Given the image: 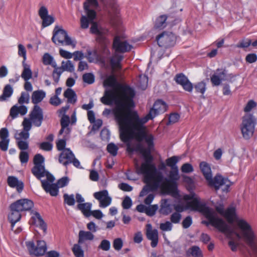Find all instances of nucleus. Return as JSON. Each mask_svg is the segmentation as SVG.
<instances>
[{
    "label": "nucleus",
    "instance_id": "nucleus-8",
    "mask_svg": "<svg viewBox=\"0 0 257 257\" xmlns=\"http://www.w3.org/2000/svg\"><path fill=\"white\" fill-rule=\"evenodd\" d=\"M256 124V119L253 114L246 113L243 116L240 130L244 139L248 140L252 136Z\"/></svg>",
    "mask_w": 257,
    "mask_h": 257
},
{
    "label": "nucleus",
    "instance_id": "nucleus-58",
    "mask_svg": "<svg viewBox=\"0 0 257 257\" xmlns=\"http://www.w3.org/2000/svg\"><path fill=\"white\" fill-rule=\"evenodd\" d=\"M257 105L256 103L253 100H249L245 106L244 108V111L248 112L250 111L252 109L256 107Z\"/></svg>",
    "mask_w": 257,
    "mask_h": 257
},
{
    "label": "nucleus",
    "instance_id": "nucleus-6",
    "mask_svg": "<svg viewBox=\"0 0 257 257\" xmlns=\"http://www.w3.org/2000/svg\"><path fill=\"white\" fill-rule=\"evenodd\" d=\"M144 182L146 185L144 186L140 193V196L143 197L151 191L157 190L158 188L162 189V183L164 180V176L162 173H159L158 175H152L151 179H146V175H143Z\"/></svg>",
    "mask_w": 257,
    "mask_h": 257
},
{
    "label": "nucleus",
    "instance_id": "nucleus-24",
    "mask_svg": "<svg viewBox=\"0 0 257 257\" xmlns=\"http://www.w3.org/2000/svg\"><path fill=\"white\" fill-rule=\"evenodd\" d=\"M41 182L43 188L47 193H49L52 196H56L58 195L59 187L56 184H50L44 180H41Z\"/></svg>",
    "mask_w": 257,
    "mask_h": 257
},
{
    "label": "nucleus",
    "instance_id": "nucleus-9",
    "mask_svg": "<svg viewBox=\"0 0 257 257\" xmlns=\"http://www.w3.org/2000/svg\"><path fill=\"white\" fill-rule=\"evenodd\" d=\"M179 179L178 169H171L169 179L164 178L161 184L162 189L168 193L176 194L177 192V181Z\"/></svg>",
    "mask_w": 257,
    "mask_h": 257
},
{
    "label": "nucleus",
    "instance_id": "nucleus-46",
    "mask_svg": "<svg viewBox=\"0 0 257 257\" xmlns=\"http://www.w3.org/2000/svg\"><path fill=\"white\" fill-rule=\"evenodd\" d=\"M179 161L177 156H173L167 159L166 161V164L168 166L170 167L171 169L178 168L176 164Z\"/></svg>",
    "mask_w": 257,
    "mask_h": 257
},
{
    "label": "nucleus",
    "instance_id": "nucleus-51",
    "mask_svg": "<svg viewBox=\"0 0 257 257\" xmlns=\"http://www.w3.org/2000/svg\"><path fill=\"white\" fill-rule=\"evenodd\" d=\"M118 150V147L113 143H110L107 146V151L112 156H116Z\"/></svg>",
    "mask_w": 257,
    "mask_h": 257
},
{
    "label": "nucleus",
    "instance_id": "nucleus-50",
    "mask_svg": "<svg viewBox=\"0 0 257 257\" xmlns=\"http://www.w3.org/2000/svg\"><path fill=\"white\" fill-rule=\"evenodd\" d=\"M42 20V26L43 28H45L50 26L54 22V18L53 17L48 15L46 17L41 19Z\"/></svg>",
    "mask_w": 257,
    "mask_h": 257
},
{
    "label": "nucleus",
    "instance_id": "nucleus-42",
    "mask_svg": "<svg viewBox=\"0 0 257 257\" xmlns=\"http://www.w3.org/2000/svg\"><path fill=\"white\" fill-rule=\"evenodd\" d=\"M43 63L45 65H51L55 69L57 68V64L54 61L53 57L49 53H45L43 56Z\"/></svg>",
    "mask_w": 257,
    "mask_h": 257
},
{
    "label": "nucleus",
    "instance_id": "nucleus-41",
    "mask_svg": "<svg viewBox=\"0 0 257 257\" xmlns=\"http://www.w3.org/2000/svg\"><path fill=\"white\" fill-rule=\"evenodd\" d=\"M64 96L67 98L68 103H75L77 100L75 92L71 88H67L64 93Z\"/></svg>",
    "mask_w": 257,
    "mask_h": 257
},
{
    "label": "nucleus",
    "instance_id": "nucleus-39",
    "mask_svg": "<svg viewBox=\"0 0 257 257\" xmlns=\"http://www.w3.org/2000/svg\"><path fill=\"white\" fill-rule=\"evenodd\" d=\"M168 16L166 15H161L157 18L155 21V28L156 29H162L166 27L167 26L166 20Z\"/></svg>",
    "mask_w": 257,
    "mask_h": 257
},
{
    "label": "nucleus",
    "instance_id": "nucleus-61",
    "mask_svg": "<svg viewBox=\"0 0 257 257\" xmlns=\"http://www.w3.org/2000/svg\"><path fill=\"white\" fill-rule=\"evenodd\" d=\"M132 205V201L130 197L126 196L122 202V206L124 209H128Z\"/></svg>",
    "mask_w": 257,
    "mask_h": 257
},
{
    "label": "nucleus",
    "instance_id": "nucleus-1",
    "mask_svg": "<svg viewBox=\"0 0 257 257\" xmlns=\"http://www.w3.org/2000/svg\"><path fill=\"white\" fill-rule=\"evenodd\" d=\"M135 95L134 90L127 85L121 86L119 92L117 94H115L112 90H106L104 92V96L114 101L115 107L113 112L115 119L125 132L129 122L127 115L132 113L130 109L135 105L133 101Z\"/></svg>",
    "mask_w": 257,
    "mask_h": 257
},
{
    "label": "nucleus",
    "instance_id": "nucleus-34",
    "mask_svg": "<svg viewBox=\"0 0 257 257\" xmlns=\"http://www.w3.org/2000/svg\"><path fill=\"white\" fill-rule=\"evenodd\" d=\"M94 235L90 231L80 230L78 234V243L82 244L85 240H92Z\"/></svg>",
    "mask_w": 257,
    "mask_h": 257
},
{
    "label": "nucleus",
    "instance_id": "nucleus-37",
    "mask_svg": "<svg viewBox=\"0 0 257 257\" xmlns=\"http://www.w3.org/2000/svg\"><path fill=\"white\" fill-rule=\"evenodd\" d=\"M200 168L206 180L210 179L212 174L209 165L205 162H202L200 164Z\"/></svg>",
    "mask_w": 257,
    "mask_h": 257
},
{
    "label": "nucleus",
    "instance_id": "nucleus-21",
    "mask_svg": "<svg viewBox=\"0 0 257 257\" xmlns=\"http://www.w3.org/2000/svg\"><path fill=\"white\" fill-rule=\"evenodd\" d=\"M174 80L178 84L181 85L184 90L186 91L189 92L192 91L193 88L192 83L183 73H179L176 75Z\"/></svg>",
    "mask_w": 257,
    "mask_h": 257
},
{
    "label": "nucleus",
    "instance_id": "nucleus-36",
    "mask_svg": "<svg viewBox=\"0 0 257 257\" xmlns=\"http://www.w3.org/2000/svg\"><path fill=\"white\" fill-rule=\"evenodd\" d=\"M13 93V88L10 84H7L4 88L3 94L0 96V101L8 100Z\"/></svg>",
    "mask_w": 257,
    "mask_h": 257
},
{
    "label": "nucleus",
    "instance_id": "nucleus-12",
    "mask_svg": "<svg viewBox=\"0 0 257 257\" xmlns=\"http://www.w3.org/2000/svg\"><path fill=\"white\" fill-rule=\"evenodd\" d=\"M52 40L55 44H56V41L57 40L58 43L63 44L65 42L67 45L75 46V43L73 44L71 39L68 36L66 31L59 28L58 26H55L54 29Z\"/></svg>",
    "mask_w": 257,
    "mask_h": 257
},
{
    "label": "nucleus",
    "instance_id": "nucleus-22",
    "mask_svg": "<svg viewBox=\"0 0 257 257\" xmlns=\"http://www.w3.org/2000/svg\"><path fill=\"white\" fill-rule=\"evenodd\" d=\"M13 208H17L21 212L31 210L33 206V202L28 199H21L13 203Z\"/></svg>",
    "mask_w": 257,
    "mask_h": 257
},
{
    "label": "nucleus",
    "instance_id": "nucleus-16",
    "mask_svg": "<svg viewBox=\"0 0 257 257\" xmlns=\"http://www.w3.org/2000/svg\"><path fill=\"white\" fill-rule=\"evenodd\" d=\"M26 246L30 254L36 256L44 255L47 250L46 243L44 240H38L36 246L33 241L27 242Z\"/></svg>",
    "mask_w": 257,
    "mask_h": 257
},
{
    "label": "nucleus",
    "instance_id": "nucleus-30",
    "mask_svg": "<svg viewBox=\"0 0 257 257\" xmlns=\"http://www.w3.org/2000/svg\"><path fill=\"white\" fill-rule=\"evenodd\" d=\"M46 171L44 165H34L31 170L32 174L38 180L45 176Z\"/></svg>",
    "mask_w": 257,
    "mask_h": 257
},
{
    "label": "nucleus",
    "instance_id": "nucleus-5",
    "mask_svg": "<svg viewBox=\"0 0 257 257\" xmlns=\"http://www.w3.org/2000/svg\"><path fill=\"white\" fill-rule=\"evenodd\" d=\"M194 194L188 195L186 199L192 200L188 203V206L192 210L198 211L202 213L208 220L209 223L214 226L220 231L226 232L228 234L229 232L227 224L222 219L217 217L215 212L212 209L206 206L205 204L201 203L197 198H194Z\"/></svg>",
    "mask_w": 257,
    "mask_h": 257
},
{
    "label": "nucleus",
    "instance_id": "nucleus-43",
    "mask_svg": "<svg viewBox=\"0 0 257 257\" xmlns=\"http://www.w3.org/2000/svg\"><path fill=\"white\" fill-rule=\"evenodd\" d=\"M193 88L196 93H200L203 95L206 90V84L204 81L199 82L194 84Z\"/></svg>",
    "mask_w": 257,
    "mask_h": 257
},
{
    "label": "nucleus",
    "instance_id": "nucleus-4",
    "mask_svg": "<svg viewBox=\"0 0 257 257\" xmlns=\"http://www.w3.org/2000/svg\"><path fill=\"white\" fill-rule=\"evenodd\" d=\"M167 110L166 103L162 100H157L150 110L149 112L145 116L140 118L136 111L132 112L127 116L129 119L128 124L132 128L140 131L141 135H144V131H147V126L145 125L150 119H153L156 115L163 113Z\"/></svg>",
    "mask_w": 257,
    "mask_h": 257
},
{
    "label": "nucleus",
    "instance_id": "nucleus-54",
    "mask_svg": "<svg viewBox=\"0 0 257 257\" xmlns=\"http://www.w3.org/2000/svg\"><path fill=\"white\" fill-rule=\"evenodd\" d=\"M158 209V206L157 204L149 205L146 208V213L149 216H153L155 214Z\"/></svg>",
    "mask_w": 257,
    "mask_h": 257
},
{
    "label": "nucleus",
    "instance_id": "nucleus-49",
    "mask_svg": "<svg viewBox=\"0 0 257 257\" xmlns=\"http://www.w3.org/2000/svg\"><path fill=\"white\" fill-rule=\"evenodd\" d=\"M63 198L64 203H66L68 205L73 206L75 204V200L73 194L68 195V194H64Z\"/></svg>",
    "mask_w": 257,
    "mask_h": 257
},
{
    "label": "nucleus",
    "instance_id": "nucleus-15",
    "mask_svg": "<svg viewBox=\"0 0 257 257\" xmlns=\"http://www.w3.org/2000/svg\"><path fill=\"white\" fill-rule=\"evenodd\" d=\"M233 76L228 74L225 69H217L214 74L210 77L213 86H219L222 81H230Z\"/></svg>",
    "mask_w": 257,
    "mask_h": 257
},
{
    "label": "nucleus",
    "instance_id": "nucleus-55",
    "mask_svg": "<svg viewBox=\"0 0 257 257\" xmlns=\"http://www.w3.org/2000/svg\"><path fill=\"white\" fill-rule=\"evenodd\" d=\"M30 96L28 93L22 92L21 94L20 97L19 98L18 102L20 104L24 103H28L29 102Z\"/></svg>",
    "mask_w": 257,
    "mask_h": 257
},
{
    "label": "nucleus",
    "instance_id": "nucleus-17",
    "mask_svg": "<svg viewBox=\"0 0 257 257\" xmlns=\"http://www.w3.org/2000/svg\"><path fill=\"white\" fill-rule=\"evenodd\" d=\"M64 71L70 72H72L74 71V66L71 61H62L61 66L60 67H57L53 70L52 77L56 84L58 83L60 76Z\"/></svg>",
    "mask_w": 257,
    "mask_h": 257
},
{
    "label": "nucleus",
    "instance_id": "nucleus-13",
    "mask_svg": "<svg viewBox=\"0 0 257 257\" xmlns=\"http://www.w3.org/2000/svg\"><path fill=\"white\" fill-rule=\"evenodd\" d=\"M59 161L65 166H67L70 163H72L77 168H79L80 165L79 161L75 157L74 154L69 149H66L61 152L59 156Z\"/></svg>",
    "mask_w": 257,
    "mask_h": 257
},
{
    "label": "nucleus",
    "instance_id": "nucleus-60",
    "mask_svg": "<svg viewBox=\"0 0 257 257\" xmlns=\"http://www.w3.org/2000/svg\"><path fill=\"white\" fill-rule=\"evenodd\" d=\"M173 225L169 221L165 223H162L160 224V228L161 230L164 231H171L172 229Z\"/></svg>",
    "mask_w": 257,
    "mask_h": 257
},
{
    "label": "nucleus",
    "instance_id": "nucleus-59",
    "mask_svg": "<svg viewBox=\"0 0 257 257\" xmlns=\"http://www.w3.org/2000/svg\"><path fill=\"white\" fill-rule=\"evenodd\" d=\"M123 246V241L120 238H117L113 240V247L117 251L120 250Z\"/></svg>",
    "mask_w": 257,
    "mask_h": 257
},
{
    "label": "nucleus",
    "instance_id": "nucleus-45",
    "mask_svg": "<svg viewBox=\"0 0 257 257\" xmlns=\"http://www.w3.org/2000/svg\"><path fill=\"white\" fill-rule=\"evenodd\" d=\"M251 43V40L249 39L244 38L240 40L238 43L235 45V47L238 48L245 49L248 48Z\"/></svg>",
    "mask_w": 257,
    "mask_h": 257
},
{
    "label": "nucleus",
    "instance_id": "nucleus-47",
    "mask_svg": "<svg viewBox=\"0 0 257 257\" xmlns=\"http://www.w3.org/2000/svg\"><path fill=\"white\" fill-rule=\"evenodd\" d=\"M83 8L89 20L92 21L96 17L95 12L93 10L90 9L88 5H87L86 3L83 4Z\"/></svg>",
    "mask_w": 257,
    "mask_h": 257
},
{
    "label": "nucleus",
    "instance_id": "nucleus-52",
    "mask_svg": "<svg viewBox=\"0 0 257 257\" xmlns=\"http://www.w3.org/2000/svg\"><path fill=\"white\" fill-rule=\"evenodd\" d=\"M83 81L89 84H91L94 82V76L90 73H85L82 76Z\"/></svg>",
    "mask_w": 257,
    "mask_h": 257
},
{
    "label": "nucleus",
    "instance_id": "nucleus-14",
    "mask_svg": "<svg viewBox=\"0 0 257 257\" xmlns=\"http://www.w3.org/2000/svg\"><path fill=\"white\" fill-rule=\"evenodd\" d=\"M156 40L160 47L168 48L175 44L176 37L172 32H164L157 37Z\"/></svg>",
    "mask_w": 257,
    "mask_h": 257
},
{
    "label": "nucleus",
    "instance_id": "nucleus-10",
    "mask_svg": "<svg viewBox=\"0 0 257 257\" xmlns=\"http://www.w3.org/2000/svg\"><path fill=\"white\" fill-rule=\"evenodd\" d=\"M118 125L120 131V138L123 142L126 143V151L130 153H133L135 151V149L131 146L130 141L134 138L136 139V134L138 131L132 128L128 123L127 125V129L125 132L124 130L121 128L120 124Z\"/></svg>",
    "mask_w": 257,
    "mask_h": 257
},
{
    "label": "nucleus",
    "instance_id": "nucleus-29",
    "mask_svg": "<svg viewBox=\"0 0 257 257\" xmlns=\"http://www.w3.org/2000/svg\"><path fill=\"white\" fill-rule=\"evenodd\" d=\"M31 221L32 223L39 226L43 230L44 233L46 232L47 229L46 224L39 213L35 212L34 215L32 217Z\"/></svg>",
    "mask_w": 257,
    "mask_h": 257
},
{
    "label": "nucleus",
    "instance_id": "nucleus-26",
    "mask_svg": "<svg viewBox=\"0 0 257 257\" xmlns=\"http://www.w3.org/2000/svg\"><path fill=\"white\" fill-rule=\"evenodd\" d=\"M8 184L9 186L12 188H16L17 191L20 193L24 189V183L22 181L19 180L14 176H9L8 178Z\"/></svg>",
    "mask_w": 257,
    "mask_h": 257
},
{
    "label": "nucleus",
    "instance_id": "nucleus-2",
    "mask_svg": "<svg viewBox=\"0 0 257 257\" xmlns=\"http://www.w3.org/2000/svg\"><path fill=\"white\" fill-rule=\"evenodd\" d=\"M230 229L229 234L225 232L221 231L225 234L227 238L230 239L228 242V245L232 251L237 250L239 245L238 243L235 242L232 235H235L238 239H242L245 243L250 247L254 255L257 256V242L255 241V236L251 229L250 225L244 220H239L237 221V226L241 229V232L238 233L227 224Z\"/></svg>",
    "mask_w": 257,
    "mask_h": 257
},
{
    "label": "nucleus",
    "instance_id": "nucleus-53",
    "mask_svg": "<svg viewBox=\"0 0 257 257\" xmlns=\"http://www.w3.org/2000/svg\"><path fill=\"white\" fill-rule=\"evenodd\" d=\"M148 79L145 75H140L139 80V85L143 90L146 89L148 85Z\"/></svg>",
    "mask_w": 257,
    "mask_h": 257
},
{
    "label": "nucleus",
    "instance_id": "nucleus-31",
    "mask_svg": "<svg viewBox=\"0 0 257 257\" xmlns=\"http://www.w3.org/2000/svg\"><path fill=\"white\" fill-rule=\"evenodd\" d=\"M123 57L118 54H115L111 58L110 63L112 68L116 70H120L121 69V61L123 59Z\"/></svg>",
    "mask_w": 257,
    "mask_h": 257
},
{
    "label": "nucleus",
    "instance_id": "nucleus-11",
    "mask_svg": "<svg viewBox=\"0 0 257 257\" xmlns=\"http://www.w3.org/2000/svg\"><path fill=\"white\" fill-rule=\"evenodd\" d=\"M207 181L209 185L214 188L216 191L221 188L223 192H226L229 191V188L232 184L230 180L220 174H217L214 178L211 176L210 179Z\"/></svg>",
    "mask_w": 257,
    "mask_h": 257
},
{
    "label": "nucleus",
    "instance_id": "nucleus-56",
    "mask_svg": "<svg viewBox=\"0 0 257 257\" xmlns=\"http://www.w3.org/2000/svg\"><path fill=\"white\" fill-rule=\"evenodd\" d=\"M98 248L104 251H108L110 248V242L106 239L102 240L98 246Z\"/></svg>",
    "mask_w": 257,
    "mask_h": 257
},
{
    "label": "nucleus",
    "instance_id": "nucleus-62",
    "mask_svg": "<svg viewBox=\"0 0 257 257\" xmlns=\"http://www.w3.org/2000/svg\"><path fill=\"white\" fill-rule=\"evenodd\" d=\"M69 179L67 177H63L60 179L56 183L59 188L64 187L68 185Z\"/></svg>",
    "mask_w": 257,
    "mask_h": 257
},
{
    "label": "nucleus",
    "instance_id": "nucleus-40",
    "mask_svg": "<svg viewBox=\"0 0 257 257\" xmlns=\"http://www.w3.org/2000/svg\"><path fill=\"white\" fill-rule=\"evenodd\" d=\"M23 70L21 74L22 78L25 81H28L32 77V72L29 65L23 62Z\"/></svg>",
    "mask_w": 257,
    "mask_h": 257
},
{
    "label": "nucleus",
    "instance_id": "nucleus-63",
    "mask_svg": "<svg viewBox=\"0 0 257 257\" xmlns=\"http://www.w3.org/2000/svg\"><path fill=\"white\" fill-rule=\"evenodd\" d=\"M181 215L178 212L173 213L170 217V220L173 223H178L181 219Z\"/></svg>",
    "mask_w": 257,
    "mask_h": 257
},
{
    "label": "nucleus",
    "instance_id": "nucleus-32",
    "mask_svg": "<svg viewBox=\"0 0 257 257\" xmlns=\"http://www.w3.org/2000/svg\"><path fill=\"white\" fill-rule=\"evenodd\" d=\"M172 211L171 205L169 203L167 199H164L161 200L159 212L164 215H168Z\"/></svg>",
    "mask_w": 257,
    "mask_h": 257
},
{
    "label": "nucleus",
    "instance_id": "nucleus-20",
    "mask_svg": "<svg viewBox=\"0 0 257 257\" xmlns=\"http://www.w3.org/2000/svg\"><path fill=\"white\" fill-rule=\"evenodd\" d=\"M113 48L116 52L123 53L129 52L132 49L133 46L126 41H120L119 36H116L113 40Z\"/></svg>",
    "mask_w": 257,
    "mask_h": 257
},
{
    "label": "nucleus",
    "instance_id": "nucleus-33",
    "mask_svg": "<svg viewBox=\"0 0 257 257\" xmlns=\"http://www.w3.org/2000/svg\"><path fill=\"white\" fill-rule=\"evenodd\" d=\"M46 93L42 90L34 91L31 96L32 102L35 105H37L45 97Z\"/></svg>",
    "mask_w": 257,
    "mask_h": 257
},
{
    "label": "nucleus",
    "instance_id": "nucleus-25",
    "mask_svg": "<svg viewBox=\"0 0 257 257\" xmlns=\"http://www.w3.org/2000/svg\"><path fill=\"white\" fill-rule=\"evenodd\" d=\"M11 210V213L9 215L8 218L11 223V228L12 230H14L15 224L16 222L20 221L21 218V214L20 211L17 208H13V204L12 203L10 206Z\"/></svg>",
    "mask_w": 257,
    "mask_h": 257
},
{
    "label": "nucleus",
    "instance_id": "nucleus-7",
    "mask_svg": "<svg viewBox=\"0 0 257 257\" xmlns=\"http://www.w3.org/2000/svg\"><path fill=\"white\" fill-rule=\"evenodd\" d=\"M90 32L97 36L96 40L101 45L103 53L109 55L110 51L106 47L107 45L109 43V40L107 38L108 33V30L98 26L96 23H93L90 28Z\"/></svg>",
    "mask_w": 257,
    "mask_h": 257
},
{
    "label": "nucleus",
    "instance_id": "nucleus-44",
    "mask_svg": "<svg viewBox=\"0 0 257 257\" xmlns=\"http://www.w3.org/2000/svg\"><path fill=\"white\" fill-rule=\"evenodd\" d=\"M81 244H74L72 250L75 257H84V251L82 249L80 245Z\"/></svg>",
    "mask_w": 257,
    "mask_h": 257
},
{
    "label": "nucleus",
    "instance_id": "nucleus-35",
    "mask_svg": "<svg viewBox=\"0 0 257 257\" xmlns=\"http://www.w3.org/2000/svg\"><path fill=\"white\" fill-rule=\"evenodd\" d=\"M91 207L92 204L90 202L79 203L77 205V209L81 211L82 214L86 217L90 216Z\"/></svg>",
    "mask_w": 257,
    "mask_h": 257
},
{
    "label": "nucleus",
    "instance_id": "nucleus-57",
    "mask_svg": "<svg viewBox=\"0 0 257 257\" xmlns=\"http://www.w3.org/2000/svg\"><path fill=\"white\" fill-rule=\"evenodd\" d=\"M45 159L41 154H38L34 156V165H44Z\"/></svg>",
    "mask_w": 257,
    "mask_h": 257
},
{
    "label": "nucleus",
    "instance_id": "nucleus-23",
    "mask_svg": "<svg viewBox=\"0 0 257 257\" xmlns=\"http://www.w3.org/2000/svg\"><path fill=\"white\" fill-rule=\"evenodd\" d=\"M148 228L146 236L149 240H151V245L152 247L157 246L158 243V232L157 229H152L151 224L147 225Z\"/></svg>",
    "mask_w": 257,
    "mask_h": 257
},
{
    "label": "nucleus",
    "instance_id": "nucleus-18",
    "mask_svg": "<svg viewBox=\"0 0 257 257\" xmlns=\"http://www.w3.org/2000/svg\"><path fill=\"white\" fill-rule=\"evenodd\" d=\"M29 116L30 119L34 126H40L44 119L42 109L39 105H35L29 114Z\"/></svg>",
    "mask_w": 257,
    "mask_h": 257
},
{
    "label": "nucleus",
    "instance_id": "nucleus-38",
    "mask_svg": "<svg viewBox=\"0 0 257 257\" xmlns=\"http://www.w3.org/2000/svg\"><path fill=\"white\" fill-rule=\"evenodd\" d=\"M193 257H203V254L200 248L198 246H193L186 251V256Z\"/></svg>",
    "mask_w": 257,
    "mask_h": 257
},
{
    "label": "nucleus",
    "instance_id": "nucleus-19",
    "mask_svg": "<svg viewBox=\"0 0 257 257\" xmlns=\"http://www.w3.org/2000/svg\"><path fill=\"white\" fill-rule=\"evenodd\" d=\"M94 198L99 202V207L105 208L108 206L111 203L112 199L108 196V191L103 190L94 193Z\"/></svg>",
    "mask_w": 257,
    "mask_h": 257
},
{
    "label": "nucleus",
    "instance_id": "nucleus-28",
    "mask_svg": "<svg viewBox=\"0 0 257 257\" xmlns=\"http://www.w3.org/2000/svg\"><path fill=\"white\" fill-rule=\"evenodd\" d=\"M27 107L25 105H20L18 106L17 105L13 106L10 109V115L12 118H16L19 114L21 115L26 114L27 112Z\"/></svg>",
    "mask_w": 257,
    "mask_h": 257
},
{
    "label": "nucleus",
    "instance_id": "nucleus-64",
    "mask_svg": "<svg viewBox=\"0 0 257 257\" xmlns=\"http://www.w3.org/2000/svg\"><path fill=\"white\" fill-rule=\"evenodd\" d=\"M32 123V122L30 118H25L22 123L24 130L25 132H29L31 128Z\"/></svg>",
    "mask_w": 257,
    "mask_h": 257
},
{
    "label": "nucleus",
    "instance_id": "nucleus-27",
    "mask_svg": "<svg viewBox=\"0 0 257 257\" xmlns=\"http://www.w3.org/2000/svg\"><path fill=\"white\" fill-rule=\"evenodd\" d=\"M229 223H233L234 221L237 223L238 219L237 218L235 208L233 207H229L225 211L223 215Z\"/></svg>",
    "mask_w": 257,
    "mask_h": 257
},
{
    "label": "nucleus",
    "instance_id": "nucleus-3",
    "mask_svg": "<svg viewBox=\"0 0 257 257\" xmlns=\"http://www.w3.org/2000/svg\"><path fill=\"white\" fill-rule=\"evenodd\" d=\"M136 134V140L139 142L145 140L148 146V150L142 155L145 159V162L142 163L140 167H137V173L138 174L146 175V179H151L152 175H158L159 173H162L158 171L154 164L152 163L153 157L151 155V151L154 147V136L148 132L144 131V135L140 133V131Z\"/></svg>",
    "mask_w": 257,
    "mask_h": 257
},
{
    "label": "nucleus",
    "instance_id": "nucleus-48",
    "mask_svg": "<svg viewBox=\"0 0 257 257\" xmlns=\"http://www.w3.org/2000/svg\"><path fill=\"white\" fill-rule=\"evenodd\" d=\"M116 83V80L114 76L110 75L105 79L103 82L104 87H114Z\"/></svg>",
    "mask_w": 257,
    "mask_h": 257
}]
</instances>
